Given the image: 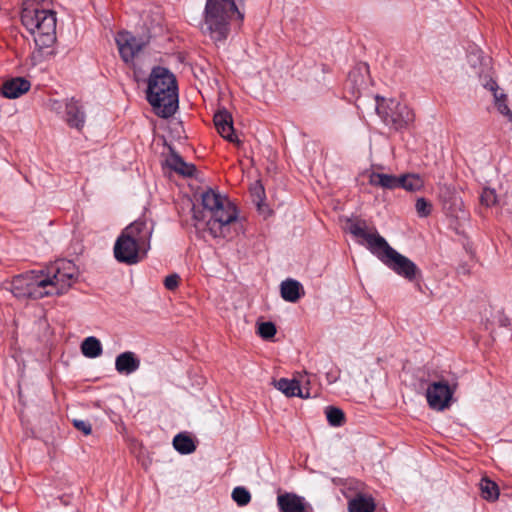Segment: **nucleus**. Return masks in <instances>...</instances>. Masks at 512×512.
Wrapping results in <instances>:
<instances>
[{"label": "nucleus", "instance_id": "nucleus-5", "mask_svg": "<svg viewBox=\"0 0 512 512\" xmlns=\"http://www.w3.org/2000/svg\"><path fill=\"white\" fill-rule=\"evenodd\" d=\"M21 22L32 34L36 46L42 50L56 42V13L49 9L21 12Z\"/></svg>", "mask_w": 512, "mask_h": 512}, {"label": "nucleus", "instance_id": "nucleus-14", "mask_svg": "<svg viewBox=\"0 0 512 512\" xmlns=\"http://www.w3.org/2000/svg\"><path fill=\"white\" fill-rule=\"evenodd\" d=\"M214 125L221 137L231 143L240 144L239 139L234 133L232 115L228 111L222 110L217 112L214 115Z\"/></svg>", "mask_w": 512, "mask_h": 512}, {"label": "nucleus", "instance_id": "nucleus-3", "mask_svg": "<svg viewBox=\"0 0 512 512\" xmlns=\"http://www.w3.org/2000/svg\"><path fill=\"white\" fill-rule=\"evenodd\" d=\"M244 18L235 0H207L200 29L215 44H223L230 34V21Z\"/></svg>", "mask_w": 512, "mask_h": 512}, {"label": "nucleus", "instance_id": "nucleus-34", "mask_svg": "<svg viewBox=\"0 0 512 512\" xmlns=\"http://www.w3.org/2000/svg\"><path fill=\"white\" fill-rule=\"evenodd\" d=\"M480 200L481 203L487 207L495 205L497 203V195L495 190L490 188L483 189Z\"/></svg>", "mask_w": 512, "mask_h": 512}, {"label": "nucleus", "instance_id": "nucleus-10", "mask_svg": "<svg viewBox=\"0 0 512 512\" xmlns=\"http://www.w3.org/2000/svg\"><path fill=\"white\" fill-rule=\"evenodd\" d=\"M115 41L119 54L125 63H132L149 42L148 38L137 37L128 31L117 33Z\"/></svg>", "mask_w": 512, "mask_h": 512}, {"label": "nucleus", "instance_id": "nucleus-21", "mask_svg": "<svg viewBox=\"0 0 512 512\" xmlns=\"http://www.w3.org/2000/svg\"><path fill=\"white\" fill-rule=\"evenodd\" d=\"M166 163L170 169L185 177H191L196 172V167L192 163L185 162L180 155L172 152L166 159Z\"/></svg>", "mask_w": 512, "mask_h": 512}, {"label": "nucleus", "instance_id": "nucleus-2", "mask_svg": "<svg viewBox=\"0 0 512 512\" xmlns=\"http://www.w3.org/2000/svg\"><path fill=\"white\" fill-rule=\"evenodd\" d=\"M153 227L136 220L125 227L114 244V257L119 263L135 265L143 261L151 249Z\"/></svg>", "mask_w": 512, "mask_h": 512}, {"label": "nucleus", "instance_id": "nucleus-19", "mask_svg": "<svg viewBox=\"0 0 512 512\" xmlns=\"http://www.w3.org/2000/svg\"><path fill=\"white\" fill-rule=\"evenodd\" d=\"M368 182L371 186L393 190L399 188V176L372 171L368 175Z\"/></svg>", "mask_w": 512, "mask_h": 512}, {"label": "nucleus", "instance_id": "nucleus-20", "mask_svg": "<svg viewBox=\"0 0 512 512\" xmlns=\"http://www.w3.org/2000/svg\"><path fill=\"white\" fill-rule=\"evenodd\" d=\"M280 293L285 301L295 303L304 295V290L298 281L287 279L281 283Z\"/></svg>", "mask_w": 512, "mask_h": 512}, {"label": "nucleus", "instance_id": "nucleus-28", "mask_svg": "<svg viewBox=\"0 0 512 512\" xmlns=\"http://www.w3.org/2000/svg\"><path fill=\"white\" fill-rule=\"evenodd\" d=\"M494 86H496V84L492 83L491 84V90L494 92V98H495L496 107H497L498 111L501 114L506 116L508 118V120L510 122H512V111L509 109V107L507 105L506 95L503 94V93L498 94L497 88H495Z\"/></svg>", "mask_w": 512, "mask_h": 512}, {"label": "nucleus", "instance_id": "nucleus-25", "mask_svg": "<svg viewBox=\"0 0 512 512\" xmlns=\"http://www.w3.org/2000/svg\"><path fill=\"white\" fill-rule=\"evenodd\" d=\"M173 446L181 454H190L196 450L193 439L185 433H179L174 437Z\"/></svg>", "mask_w": 512, "mask_h": 512}, {"label": "nucleus", "instance_id": "nucleus-24", "mask_svg": "<svg viewBox=\"0 0 512 512\" xmlns=\"http://www.w3.org/2000/svg\"><path fill=\"white\" fill-rule=\"evenodd\" d=\"M399 188L409 192L419 191L424 186V181L417 174H404L399 176Z\"/></svg>", "mask_w": 512, "mask_h": 512}, {"label": "nucleus", "instance_id": "nucleus-31", "mask_svg": "<svg viewBox=\"0 0 512 512\" xmlns=\"http://www.w3.org/2000/svg\"><path fill=\"white\" fill-rule=\"evenodd\" d=\"M40 9H49V0H23L21 12Z\"/></svg>", "mask_w": 512, "mask_h": 512}, {"label": "nucleus", "instance_id": "nucleus-12", "mask_svg": "<svg viewBox=\"0 0 512 512\" xmlns=\"http://www.w3.org/2000/svg\"><path fill=\"white\" fill-rule=\"evenodd\" d=\"M453 390L445 381L431 383L426 391L427 402L433 410L443 411L450 406Z\"/></svg>", "mask_w": 512, "mask_h": 512}, {"label": "nucleus", "instance_id": "nucleus-13", "mask_svg": "<svg viewBox=\"0 0 512 512\" xmlns=\"http://www.w3.org/2000/svg\"><path fill=\"white\" fill-rule=\"evenodd\" d=\"M310 381L308 377L300 376L299 379H287L281 378L275 382V387L280 390L287 397H300V398H310L312 397V393L309 388Z\"/></svg>", "mask_w": 512, "mask_h": 512}, {"label": "nucleus", "instance_id": "nucleus-1", "mask_svg": "<svg viewBox=\"0 0 512 512\" xmlns=\"http://www.w3.org/2000/svg\"><path fill=\"white\" fill-rule=\"evenodd\" d=\"M201 203L202 210L193 208V217L205 222L213 237L232 238L239 233L238 212L227 197L208 189L201 194Z\"/></svg>", "mask_w": 512, "mask_h": 512}, {"label": "nucleus", "instance_id": "nucleus-30", "mask_svg": "<svg viewBox=\"0 0 512 512\" xmlns=\"http://www.w3.org/2000/svg\"><path fill=\"white\" fill-rule=\"evenodd\" d=\"M232 499L239 505L245 506L251 500L249 491L244 487H236L232 491Z\"/></svg>", "mask_w": 512, "mask_h": 512}, {"label": "nucleus", "instance_id": "nucleus-27", "mask_svg": "<svg viewBox=\"0 0 512 512\" xmlns=\"http://www.w3.org/2000/svg\"><path fill=\"white\" fill-rule=\"evenodd\" d=\"M482 497L487 501H495L499 497V489L495 482L483 478L480 482Z\"/></svg>", "mask_w": 512, "mask_h": 512}, {"label": "nucleus", "instance_id": "nucleus-32", "mask_svg": "<svg viewBox=\"0 0 512 512\" xmlns=\"http://www.w3.org/2000/svg\"><path fill=\"white\" fill-rule=\"evenodd\" d=\"M415 209L419 217H428L432 211V204L420 197L416 200Z\"/></svg>", "mask_w": 512, "mask_h": 512}, {"label": "nucleus", "instance_id": "nucleus-37", "mask_svg": "<svg viewBox=\"0 0 512 512\" xmlns=\"http://www.w3.org/2000/svg\"><path fill=\"white\" fill-rule=\"evenodd\" d=\"M180 277L177 274L168 275L164 280V285L168 290H174L178 287Z\"/></svg>", "mask_w": 512, "mask_h": 512}, {"label": "nucleus", "instance_id": "nucleus-9", "mask_svg": "<svg viewBox=\"0 0 512 512\" xmlns=\"http://www.w3.org/2000/svg\"><path fill=\"white\" fill-rule=\"evenodd\" d=\"M43 271L18 275L10 282L9 290L17 298L40 299L46 296Z\"/></svg>", "mask_w": 512, "mask_h": 512}, {"label": "nucleus", "instance_id": "nucleus-6", "mask_svg": "<svg viewBox=\"0 0 512 512\" xmlns=\"http://www.w3.org/2000/svg\"><path fill=\"white\" fill-rule=\"evenodd\" d=\"M78 275L75 264L70 260H58L46 272L43 271L46 296L65 293Z\"/></svg>", "mask_w": 512, "mask_h": 512}, {"label": "nucleus", "instance_id": "nucleus-33", "mask_svg": "<svg viewBox=\"0 0 512 512\" xmlns=\"http://www.w3.org/2000/svg\"><path fill=\"white\" fill-rule=\"evenodd\" d=\"M258 334L263 339H270L276 334V327L272 322H263L258 325Z\"/></svg>", "mask_w": 512, "mask_h": 512}, {"label": "nucleus", "instance_id": "nucleus-22", "mask_svg": "<svg viewBox=\"0 0 512 512\" xmlns=\"http://www.w3.org/2000/svg\"><path fill=\"white\" fill-rule=\"evenodd\" d=\"M349 512H374L375 502L371 496L356 495L348 503Z\"/></svg>", "mask_w": 512, "mask_h": 512}, {"label": "nucleus", "instance_id": "nucleus-4", "mask_svg": "<svg viewBox=\"0 0 512 512\" xmlns=\"http://www.w3.org/2000/svg\"><path fill=\"white\" fill-rule=\"evenodd\" d=\"M147 100L155 113L163 118L173 115L178 107L177 84L174 75L166 68H154L150 74Z\"/></svg>", "mask_w": 512, "mask_h": 512}, {"label": "nucleus", "instance_id": "nucleus-26", "mask_svg": "<svg viewBox=\"0 0 512 512\" xmlns=\"http://www.w3.org/2000/svg\"><path fill=\"white\" fill-rule=\"evenodd\" d=\"M81 351L88 358H96L102 354V346L96 337L90 336L82 342Z\"/></svg>", "mask_w": 512, "mask_h": 512}, {"label": "nucleus", "instance_id": "nucleus-23", "mask_svg": "<svg viewBox=\"0 0 512 512\" xmlns=\"http://www.w3.org/2000/svg\"><path fill=\"white\" fill-rule=\"evenodd\" d=\"M368 73L366 65H359L355 67L348 75V83L351 84L353 93H359L366 85L365 75Z\"/></svg>", "mask_w": 512, "mask_h": 512}, {"label": "nucleus", "instance_id": "nucleus-36", "mask_svg": "<svg viewBox=\"0 0 512 512\" xmlns=\"http://www.w3.org/2000/svg\"><path fill=\"white\" fill-rule=\"evenodd\" d=\"M73 423V426L81 431L84 435H90L92 433V426H91V423L87 420H83V419H74L72 421Z\"/></svg>", "mask_w": 512, "mask_h": 512}, {"label": "nucleus", "instance_id": "nucleus-16", "mask_svg": "<svg viewBox=\"0 0 512 512\" xmlns=\"http://www.w3.org/2000/svg\"><path fill=\"white\" fill-rule=\"evenodd\" d=\"M281 512H305L308 504L304 498L294 493H284L277 497Z\"/></svg>", "mask_w": 512, "mask_h": 512}, {"label": "nucleus", "instance_id": "nucleus-18", "mask_svg": "<svg viewBox=\"0 0 512 512\" xmlns=\"http://www.w3.org/2000/svg\"><path fill=\"white\" fill-rule=\"evenodd\" d=\"M140 367V360L131 351L123 352L116 357L115 368L120 374H131Z\"/></svg>", "mask_w": 512, "mask_h": 512}, {"label": "nucleus", "instance_id": "nucleus-15", "mask_svg": "<svg viewBox=\"0 0 512 512\" xmlns=\"http://www.w3.org/2000/svg\"><path fill=\"white\" fill-rule=\"evenodd\" d=\"M31 83L23 77H15L2 83V96L15 99L30 90Z\"/></svg>", "mask_w": 512, "mask_h": 512}, {"label": "nucleus", "instance_id": "nucleus-11", "mask_svg": "<svg viewBox=\"0 0 512 512\" xmlns=\"http://www.w3.org/2000/svg\"><path fill=\"white\" fill-rule=\"evenodd\" d=\"M348 231L357 238H362L368 250L375 255V253L386 242L385 238L378 234L373 228L369 229L364 220H348Z\"/></svg>", "mask_w": 512, "mask_h": 512}, {"label": "nucleus", "instance_id": "nucleus-8", "mask_svg": "<svg viewBox=\"0 0 512 512\" xmlns=\"http://www.w3.org/2000/svg\"><path fill=\"white\" fill-rule=\"evenodd\" d=\"M375 256L399 276L413 281L420 273L418 267L406 256L393 249L386 241Z\"/></svg>", "mask_w": 512, "mask_h": 512}, {"label": "nucleus", "instance_id": "nucleus-35", "mask_svg": "<svg viewBox=\"0 0 512 512\" xmlns=\"http://www.w3.org/2000/svg\"><path fill=\"white\" fill-rule=\"evenodd\" d=\"M250 190H251L252 196L254 197V201L257 202V205L260 208L261 203L263 202L264 196H265V192H264L263 186L261 185L260 182H255L251 186Z\"/></svg>", "mask_w": 512, "mask_h": 512}, {"label": "nucleus", "instance_id": "nucleus-17", "mask_svg": "<svg viewBox=\"0 0 512 512\" xmlns=\"http://www.w3.org/2000/svg\"><path fill=\"white\" fill-rule=\"evenodd\" d=\"M65 120L71 128L81 130L85 123V113L82 106L74 98L66 102Z\"/></svg>", "mask_w": 512, "mask_h": 512}, {"label": "nucleus", "instance_id": "nucleus-29", "mask_svg": "<svg viewBox=\"0 0 512 512\" xmlns=\"http://www.w3.org/2000/svg\"><path fill=\"white\" fill-rule=\"evenodd\" d=\"M326 417L330 425L341 426L345 422L344 412L334 406H328L326 408Z\"/></svg>", "mask_w": 512, "mask_h": 512}, {"label": "nucleus", "instance_id": "nucleus-7", "mask_svg": "<svg viewBox=\"0 0 512 512\" xmlns=\"http://www.w3.org/2000/svg\"><path fill=\"white\" fill-rule=\"evenodd\" d=\"M377 113L384 119L386 124L393 126L396 130L407 128L414 122L415 114L406 103L397 99L376 97Z\"/></svg>", "mask_w": 512, "mask_h": 512}]
</instances>
